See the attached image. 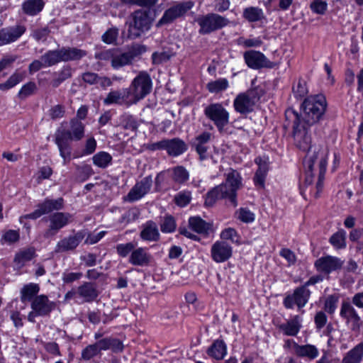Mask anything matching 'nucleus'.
<instances>
[{
	"label": "nucleus",
	"instance_id": "f257e3e1",
	"mask_svg": "<svg viewBox=\"0 0 363 363\" xmlns=\"http://www.w3.org/2000/svg\"><path fill=\"white\" fill-rule=\"evenodd\" d=\"M286 120L288 125H291L295 145L300 150L306 152L307 155L304 160L306 168L312 172L315 167V162L319 159L318 151L327 152L319 147L311 145V138L308 134V127L306 123H302L300 116L293 109H287L285 112Z\"/></svg>",
	"mask_w": 363,
	"mask_h": 363
},
{
	"label": "nucleus",
	"instance_id": "f03ea898",
	"mask_svg": "<svg viewBox=\"0 0 363 363\" xmlns=\"http://www.w3.org/2000/svg\"><path fill=\"white\" fill-rule=\"evenodd\" d=\"M225 182L212 188L206 195L205 206H213L219 199H227L234 208L238 205L237 191L242 186V177L238 172L230 169L225 174Z\"/></svg>",
	"mask_w": 363,
	"mask_h": 363
},
{
	"label": "nucleus",
	"instance_id": "7ed1b4c3",
	"mask_svg": "<svg viewBox=\"0 0 363 363\" xmlns=\"http://www.w3.org/2000/svg\"><path fill=\"white\" fill-rule=\"evenodd\" d=\"M85 135V125L77 118L69 121L68 130L58 128L55 134V143L57 145L60 155L63 159L64 164L71 160L72 147L69 141H79Z\"/></svg>",
	"mask_w": 363,
	"mask_h": 363
},
{
	"label": "nucleus",
	"instance_id": "20e7f679",
	"mask_svg": "<svg viewBox=\"0 0 363 363\" xmlns=\"http://www.w3.org/2000/svg\"><path fill=\"white\" fill-rule=\"evenodd\" d=\"M327 107V101L322 94L310 96L306 98L301 105L303 110V123L308 126L312 125L320 121Z\"/></svg>",
	"mask_w": 363,
	"mask_h": 363
},
{
	"label": "nucleus",
	"instance_id": "39448f33",
	"mask_svg": "<svg viewBox=\"0 0 363 363\" xmlns=\"http://www.w3.org/2000/svg\"><path fill=\"white\" fill-rule=\"evenodd\" d=\"M152 82L150 74L145 71H141L133 79L128 88H126L128 94L133 104H137L143 99L152 91Z\"/></svg>",
	"mask_w": 363,
	"mask_h": 363
},
{
	"label": "nucleus",
	"instance_id": "423d86ee",
	"mask_svg": "<svg viewBox=\"0 0 363 363\" xmlns=\"http://www.w3.org/2000/svg\"><path fill=\"white\" fill-rule=\"evenodd\" d=\"M264 92L262 88L256 87L239 94L233 101V107L238 113L247 114L254 111Z\"/></svg>",
	"mask_w": 363,
	"mask_h": 363
},
{
	"label": "nucleus",
	"instance_id": "0eeeda50",
	"mask_svg": "<svg viewBox=\"0 0 363 363\" xmlns=\"http://www.w3.org/2000/svg\"><path fill=\"white\" fill-rule=\"evenodd\" d=\"M195 22L199 26V33L201 35H208L226 27L230 23L228 18L216 13L200 15L195 19Z\"/></svg>",
	"mask_w": 363,
	"mask_h": 363
},
{
	"label": "nucleus",
	"instance_id": "6e6552de",
	"mask_svg": "<svg viewBox=\"0 0 363 363\" xmlns=\"http://www.w3.org/2000/svg\"><path fill=\"white\" fill-rule=\"evenodd\" d=\"M86 55L84 50L72 47H62L60 49L47 52L45 59L48 65H56L60 62L77 61Z\"/></svg>",
	"mask_w": 363,
	"mask_h": 363
},
{
	"label": "nucleus",
	"instance_id": "1a4fd4ad",
	"mask_svg": "<svg viewBox=\"0 0 363 363\" xmlns=\"http://www.w3.org/2000/svg\"><path fill=\"white\" fill-rule=\"evenodd\" d=\"M131 18L132 21L128 28V38L135 39L150 29L152 19L147 11L137 10L131 14Z\"/></svg>",
	"mask_w": 363,
	"mask_h": 363
},
{
	"label": "nucleus",
	"instance_id": "9d476101",
	"mask_svg": "<svg viewBox=\"0 0 363 363\" xmlns=\"http://www.w3.org/2000/svg\"><path fill=\"white\" fill-rule=\"evenodd\" d=\"M30 307L32 311L28 315V320L31 323H35L36 317L49 316L56 308V303L50 301L45 295H38L32 300Z\"/></svg>",
	"mask_w": 363,
	"mask_h": 363
},
{
	"label": "nucleus",
	"instance_id": "9b49d317",
	"mask_svg": "<svg viewBox=\"0 0 363 363\" xmlns=\"http://www.w3.org/2000/svg\"><path fill=\"white\" fill-rule=\"evenodd\" d=\"M204 114L213 122L219 132H223L225 126L229 123V113L221 104H209L205 108Z\"/></svg>",
	"mask_w": 363,
	"mask_h": 363
},
{
	"label": "nucleus",
	"instance_id": "f8f14e48",
	"mask_svg": "<svg viewBox=\"0 0 363 363\" xmlns=\"http://www.w3.org/2000/svg\"><path fill=\"white\" fill-rule=\"evenodd\" d=\"M193 6L194 3L192 1H182L175 4L164 12L156 26L160 28L173 23L176 19L184 16Z\"/></svg>",
	"mask_w": 363,
	"mask_h": 363
},
{
	"label": "nucleus",
	"instance_id": "ddd939ff",
	"mask_svg": "<svg viewBox=\"0 0 363 363\" xmlns=\"http://www.w3.org/2000/svg\"><path fill=\"white\" fill-rule=\"evenodd\" d=\"M145 51V47L138 44L133 45L125 52H122L121 50L116 48V52L113 55L112 67L113 69H118L125 65H130L136 57H138Z\"/></svg>",
	"mask_w": 363,
	"mask_h": 363
},
{
	"label": "nucleus",
	"instance_id": "4468645a",
	"mask_svg": "<svg viewBox=\"0 0 363 363\" xmlns=\"http://www.w3.org/2000/svg\"><path fill=\"white\" fill-rule=\"evenodd\" d=\"M86 235L85 230H79L73 235H69L59 240L53 250L55 254L73 252L79 245Z\"/></svg>",
	"mask_w": 363,
	"mask_h": 363
},
{
	"label": "nucleus",
	"instance_id": "2eb2a0df",
	"mask_svg": "<svg viewBox=\"0 0 363 363\" xmlns=\"http://www.w3.org/2000/svg\"><path fill=\"white\" fill-rule=\"evenodd\" d=\"M64 207V199L58 198L57 199H45L42 203H39L37 208L32 213L26 214L21 218L37 219L41 216L48 214L54 211H59Z\"/></svg>",
	"mask_w": 363,
	"mask_h": 363
},
{
	"label": "nucleus",
	"instance_id": "dca6fc26",
	"mask_svg": "<svg viewBox=\"0 0 363 363\" xmlns=\"http://www.w3.org/2000/svg\"><path fill=\"white\" fill-rule=\"evenodd\" d=\"M311 291L306 286L297 287L292 294L287 295L284 299V305L286 308H293L296 305L299 308L304 307L308 303Z\"/></svg>",
	"mask_w": 363,
	"mask_h": 363
},
{
	"label": "nucleus",
	"instance_id": "f3484780",
	"mask_svg": "<svg viewBox=\"0 0 363 363\" xmlns=\"http://www.w3.org/2000/svg\"><path fill=\"white\" fill-rule=\"evenodd\" d=\"M72 221V215L69 213L57 212L49 216L50 225L45 232V237L48 238L57 233L62 228Z\"/></svg>",
	"mask_w": 363,
	"mask_h": 363
},
{
	"label": "nucleus",
	"instance_id": "a211bd4d",
	"mask_svg": "<svg viewBox=\"0 0 363 363\" xmlns=\"http://www.w3.org/2000/svg\"><path fill=\"white\" fill-rule=\"evenodd\" d=\"M243 57L247 65L254 69H258L262 67L273 68L276 66L274 62L269 61L265 55L259 51L254 50L246 51Z\"/></svg>",
	"mask_w": 363,
	"mask_h": 363
},
{
	"label": "nucleus",
	"instance_id": "6ab92c4d",
	"mask_svg": "<svg viewBox=\"0 0 363 363\" xmlns=\"http://www.w3.org/2000/svg\"><path fill=\"white\" fill-rule=\"evenodd\" d=\"M152 184V179L151 176L143 178L141 181L137 182L130 190L127 196L124 198L125 201L134 202L140 199L149 192Z\"/></svg>",
	"mask_w": 363,
	"mask_h": 363
},
{
	"label": "nucleus",
	"instance_id": "aec40b11",
	"mask_svg": "<svg viewBox=\"0 0 363 363\" xmlns=\"http://www.w3.org/2000/svg\"><path fill=\"white\" fill-rule=\"evenodd\" d=\"M233 248L225 241H216L211 248L212 259L217 262H224L232 256Z\"/></svg>",
	"mask_w": 363,
	"mask_h": 363
},
{
	"label": "nucleus",
	"instance_id": "412c9836",
	"mask_svg": "<svg viewBox=\"0 0 363 363\" xmlns=\"http://www.w3.org/2000/svg\"><path fill=\"white\" fill-rule=\"evenodd\" d=\"M343 264L344 261L340 258L328 255L318 259L315 262V266L318 271L329 274L341 269Z\"/></svg>",
	"mask_w": 363,
	"mask_h": 363
},
{
	"label": "nucleus",
	"instance_id": "4be33fe9",
	"mask_svg": "<svg viewBox=\"0 0 363 363\" xmlns=\"http://www.w3.org/2000/svg\"><path fill=\"white\" fill-rule=\"evenodd\" d=\"M26 31L23 26L17 25L0 30V46H3L17 40Z\"/></svg>",
	"mask_w": 363,
	"mask_h": 363
},
{
	"label": "nucleus",
	"instance_id": "5701e85b",
	"mask_svg": "<svg viewBox=\"0 0 363 363\" xmlns=\"http://www.w3.org/2000/svg\"><path fill=\"white\" fill-rule=\"evenodd\" d=\"M103 102L105 105L117 104L125 106L133 105L126 88L122 90L111 91L104 99Z\"/></svg>",
	"mask_w": 363,
	"mask_h": 363
},
{
	"label": "nucleus",
	"instance_id": "b1692460",
	"mask_svg": "<svg viewBox=\"0 0 363 363\" xmlns=\"http://www.w3.org/2000/svg\"><path fill=\"white\" fill-rule=\"evenodd\" d=\"M258 165V169L254 177V183L259 188H264L265 179L269 171V159L267 157H257L255 160Z\"/></svg>",
	"mask_w": 363,
	"mask_h": 363
},
{
	"label": "nucleus",
	"instance_id": "393cba45",
	"mask_svg": "<svg viewBox=\"0 0 363 363\" xmlns=\"http://www.w3.org/2000/svg\"><path fill=\"white\" fill-rule=\"evenodd\" d=\"M152 255L144 247H138L130 254L128 262L134 266H148L151 262Z\"/></svg>",
	"mask_w": 363,
	"mask_h": 363
},
{
	"label": "nucleus",
	"instance_id": "a878e982",
	"mask_svg": "<svg viewBox=\"0 0 363 363\" xmlns=\"http://www.w3.org/2000/svg\"><path fill=\"white\" fill-rule=\"evenodd\" d=\"M76 294L85 302H92L99 296V291L95 284L84 282L77 288Z\"/></svg>",
	"mask_w": 363,
	"mask_h": 363
},
{
	"label": "nucleus",
	"instance_id": "bb28decb",
	"mask_svg": "<svg viewBox=\"0 0 363 363\" xmlns=\"http://www.w3.org/2000/svg\"><path fill=\"white\" fill-rule=\"evenodd\" d=\"M318 153L319 154V159L316 160L315 164V166L317 164L319 169L318 179L316 184L317 191L315 194L316 198L319 196V194L323 189L327 167V152L318 151Z\"/></svg>",
	"mask_w": 363,
	"mask_h": 363
},
{
	"label": "nucleus",
	"instance_id": "cd10ccee",
	"mask_svg": "<svg viewBox=\"0 0 363 363\" xmlns=\"http://www.w3.org/2000/svg\"><path fill=\"white\" fill-rule=\"evenodd\" d=\"M186 148L185 143L179 138H175L170 140H164V150H167L170 156H179L184 153Z\"/></svg>",
	"mask_w": 363,
	"mask_h": 363
},
{
	"label": "nucleus",
	"instance_id": "c85d7f7f",
	"mask_svg": "<svg viewBox=\"0 0 363 363\" xmlns=\"http://www.w3.org/2000/svg\"><path fill=\"white\" fill-rule=\"evenodd\" d=\"M206 352L209 357L216 360H220L227 354V347L223 340H216L208 348Z\"/></svg>",
	"mask_w": 363,
	"mask_h": 363
},
{
	"label": "nucleus",
	"instance_id": "c756f323",
	"mask_svg": "<svg viewBox=\"0 0 363 363\" xmlns=\"http://www.w3.org/2000/svg\"><path fill=\"white\" fill-rule=\"evenodd\" d=\"M140 237L143 240L157 241L160 238V233L157 224L153 221H148L140 232Z\"/></svg>",
	"mask_w": 363,
	"mask_h": 363
},
{
	"label": "nucleus",
	"instance_id": "7c9ffc66",
	"mask_svg": "<svg viewBox=\"0 0 363 363\" xmlns=\"http://www.w3.org/2000/svg\"><path fill=\"white\" fill-rule=\"evenodd\" d=\"M44 6L43 0H26L22 4V11L25 14L33 16L38 14Z\"/></svg>",
	"mask_w": 363,
	"mask_h": 363
},
{
	"label": "nucleus",
	"instance_id": "2f4dec72",
	"mask_svg": "<svg viewBox=\"0 0 363 363\" xmlns=\"http://www.w3.org/2000/svg\"><path fill=\"white\" fill-rule=\"evenodd\" d=\"M301 327V325L300 324L299 317L296 315L286 323L281 324L279 326V328L286 335L296 336L298 333Z\"/></svg>",
	"mask_w": 363,
	"mask_h": 363
},
{
	"label": "nucleus",
	"instance_id": "473e14b6",
	"mask_svg": "<svg viewBox=\"0 0 363 363\" xmlns=\"http://www.w3.org/2000/svg\"><path fill=\"white\" fill-rule=\"evenodd\" d=\"M295 354L298 357L314 359L319 355V351L313 345H298Z\"/></svg>",
	"mask_w": 363,
	"mask_h": 363
},
{
	"label": "nucleus",
	"instance_id": "72a5a7b5",
	"mask_svg": "<svg viewBox=\"0 0 363 363\" xmlns=\"http://www.w3.org/2000/svg\"><path fill=\"white\" fill-rule=\"evenodd\" d=\"M40 286L38 284L30 283L23 286L21 290V300L22 302L32 301L35 296H38Z\"/></svg>",
	"mask_w": 363,
	"mask_h": 363
},
{
	"label": "nucleus",
	"instance_id": "f704fd0d",
	"mask_svg": "<svg viewBox=\"0 0 363 363\" xmlns=\"http://www.w3.org/2000/svg\"><path fill=\"white\" fill-rule=\"evenodd\" d=\"M242 16L249 22H257L264 18L263 10L255 6H250L245 9Z\"/></svg>",
	"mask_w": 363,
	"mask_h": 363
},
{
	"label": "nucleus",
	"instance_id": "c9c22d12",
	"mask_svg": "<svg viewBox=\"0 0 363 363\" xmlns=\"http://www.w3.org/2000/svg\"><path fill=\"white\" fill-rule=\"evenodd\" d=\"M363 357V343L352 349L343 358L342 363H359Z\"/></svg>",
	"mask_w": 363,
	"mask_h": 363
},
{
	"label": "nucleus",
	"instance_id": "e433bc0d",
	"mask_svg": "<svg viewBox=\"0 0 363 363\" xmlns=\"http://www.w3.org/2000/svg\"><path fill=\"white\" fill-rule=\"evenodd\" d=\"M92 160L94 165L104 169L111 163L112 157L109 153L101 151L94 155Z\"/></svg>",
	"mask_w": 363,
	"mask_h": 363
},
{
	"label": "nucleus",
	"instance_id": "4c0bfd02",
	"mask_svg": "<svg viewBox=\"0 0 363 363\" xmlns=\"http://www.w3.org/2000/svg\"><path fill=\"white\" fill-rule=\"evenodd\" d=\"M35 256V250L33 248L26 249L17 253L14 257V262L18 267H23L24 264L31 260Z\"/></svg>",
	"mask_w": 363,
	"mask_h": 363
},
{
	"label": "nucleus",
	"instance_id": "58836bf2",
	"mask_svg": "<svg viewBox=\"0 0 363 363\" xmlns=\"http://www.w3.org/2000/svg\"><path fill=\"white\" fill-rule=\"evenodd\" d=\"M191 230L198 233H206L209 229L208 224L199 217H191L189 220Z\"/></svg>",
	"mask_w": 363,
	"mask_h": 363
},
{
	"label": "nucleus",
	"instance_id": "ea45409f",
	"mask_svg": "<svg viewBox=\"0 0 363 363\" xmlns=\"http://www.w3.org/2000/svg\"><path fill=\"white\" fill-rule=\"evenodd\" d=\"M56 77L52 80L51 84L53 87H58L63 82L72 77V69L70 67H64L58 73H55Z\"/></svg>",
	"mask_w": 363,
	"mask_h": 363
},
{
	"label": "nucleus",
	"instance_id": "a19ab883",
	"mask_svg": "<svg viewBox=\"0 0 363 363\" xmlns=\"http://www.w3.org/2000/svg\"><path fill=\"white\" fill-rule=\"evenodd\" d=\"M20 239V233L18 230H8L2 233L0 243L1 245H13Z\"/></svg>",
	"mask_w": 363,
	"mask_h": 363
},
{
	"label": "nucleus",
	"instance_id": "79ce46f5",
	"mask_svg": "<svg viewBox=\"0 0 363 363\" xmlns=\"http://www.w3.org/2000/svg\"><path fill=\"white\" fill-rule=\"evenodd\" d=\"M172 179L178 184L185 183L189 178V172L183 166H177L172 169Z\"/></svg>",
	"mask_w": 363,
	"mask_h": 363
},
{
	"label": "nucleus",
	"instance_id": "37998d69",
	"mask_svg": "<svg viewBox=\"0 0 363 363\" xmlns=\"http://www.w3.org/2000/svg\"><path fill=\"white\" fill-rule=\"evenodd\" d=\"M25 78L24 73L15 72L4 83H0V90H8L20 83Z\"/></svg>",
	"mask_w": 363,
	"mask_h": 363
},
{
	"label": "nucleus",
	"instance_id": "c03bdc74",
	"mask_svg": "<svg viewBox=\"0 0 363 363\" xmlns=\"http://www.w3.org/2000/svg\"><path fill=\"white\" fill-rule=\"evenodd\" d=\"M346 232L341 229L333 234L330 238V242L336 249H342L346 247Z\"/></svg>",
	"mask_w": 363,
	"mask_h": 363
},
{
	"label": "nucleus",
	"instance_id": "a18cd8bd",
	"mask_svg": "<svg viewBox=\"0 0 363 363\" xmlns=\"http://www.w3.org/2000/svg\"><path fill=\"white\" fill-rule=\"evenodd\" d=\"M206 87L211 93H218L225 90L228 87V81L225 78H220L217 80L208 82Z\"/></svg>",
	"mask_w": 363,
	"mask_h": 363
},
{
	"label": "nucleus",
	"instance_id": "49530a36",
	"mask_svg": "<svg viewBox=\"0 0 363 363\" xmlns=\"http://www.w3.org/2000/svg\"><path fill=\"white\" fill-rule=\"evenodd\" d=\"M160 225L161 231L164 233H173L177 228L176 221L172 216H165Z\"/></svg>",
	"mask_w": 363,
	"mask_h": 363
},
{
	"label": "nucleus",
	"instance_id": "de8ad7c7",
	"mask_svg": "<svg viewBox=\"0 0 363 363\" xmlns=\"http://www.w3.org/2000/svg\"><path fill=\"white\" fill-rule=\"evenodd\" d=\"M357 313L350 303L343 301L341 305L340 315L346 320V322L350 320Z\"/></svg>",
	"mask_w": 363,
	"mask_h": 363
},
{
	"label": "nucleus",
	"instance_id": "09e8293b",
	"mask_svg": "<svg viewBox=\"0 0 363 363\" xmlns=\"http://www.w3.org/2000/svg\"><path fill=\"white\" fill-rule=\"evenodd\" d=\"M47 55V52L43 55L40 57V60H35L33 61L28 67V70L30 74H33L38 71H39L43 67H51L54 65H48L47 63V60L45 59V56Z\"/></svg>",
	"mask_w": 363,
	"mask_h": 363
},
{
	"label": "nucleus",
	"instance_id": "8fccbe9b",
	"mask_svg": "<svg viewBox=\"0 0 363 363\" xmlns=\"http://www.w3.org/2000/svg\"><path fill=\"white\" fill-rule=\"evenodd\" d=\"M174 200L177 206L184 207L188 205L191 200V192L188 191H180L174 196Z\"/></svg>",
	"mask_w": 363,
	"mask_h": 363
},
{
	"label": "nucleus",
	"instance_id": "3c124183",
	"mask_svg": "<svg viewBox=\"0 0 363 363\" xmlns=\"http://www.w3.org/2000/svg\"><path fill=\"white\" fill-rule=\"evenodd\" d=\"M36 89L37 86L35 83L33 82H29L21 87L18 94V96L21 99H24L34 94Z\"/></svg>",
	"mask_w": 363,
	"mask_h": 363
},
{
	"label": "nucleus",
	"instance_id": "603ef678",
	"mask_svg": "<svg viewBox=\"0 0 363 363\" xmlns=\"http://www.w3.org/2000/svg\"><path fill=\"white\" fill-rule=\"evenodd\" d=\"M235 214L237 218L243 223H252L255 220V214L246 208H240Z\"/></svg>",
	"mask_w": 363,
	"mask_h": 363
},
{
	"label": "nucleus",
	"instance_id": "864d4df0",
	"mask_svg": "<svg viewBox=\"0 0 363 363\" xmlns=\"http://www.w3.org/2000/svg\"><path fill=\"white\" fill-rule=\"evenodd\" d=\"M135 244H134L132 242H129L127 243L123 244H118L117 245L116 249V252L120 257H127L130 253L131 254L132 252L134 250L135 247Z\"/></svg>",
	"mask_w": 363,
	"mask_h": 363
},
{
	"label": "nucleus",
	"instance_id": "5fc2aeb1",
	"mask_svg": "<svg viewBox=\"0 0 363 363\" xmlns=\"http://www.w3.org/2000/svg\"><path fill=\"white\" fill-rule=\"evenodd\" d=\"M310 9L313 13L323 15L327 11L328 4L324 0H313Z\"/></svg>",
	"mask_w": 363,
	"mask_h": 363
},
{
	"label": "nucleus",
	"instance_id": "6e6d98bb",
	"mask_svg": "<svg viewBox=\"0 0 363 363\" xmlns=\"http://www.w3.org/2000/svg\"><path fill=\"white\" fill-rule=\"evenodd\" d=\"M337 303L338 297L336 295H330L325 301L324 310L328 313L333 314L337 307Z\"/></svg>",
	"mask_w": 363,
	"mask_h": 363
},
{
	"label": "nucleus",
	"instance_id": "4d7b16f0",
	"mask_svg": "<svg viewBox=\"0 0 363 363\" xmlns=\"http://www.w3.org/2000/svg\"><path fill=\"white\" fill-rule=\"evenodd\" d=\"M293 93L296 98H303L308 93V89L306 87V82L299 79L296 85L293 86Z\"/></svg>",
	"mask_w": 363,
	"mask_h": 363
},
{
	"label": "nucleus",
	"instance_id": "13d9d810",
	"mask_svg": "<svg viewBox=\"0 0 363 363\" xmlns=\"http://www.w3.org/2000/svg\"><path fill=\"white\" fill-rule=\"evenodd\" d=\"M100 352L98 350V348L96 347L94 344L89 345L86 346L82 351V359L84 360L88 361L91 358L96 357Z\"/></svg>",
	"mask_w": 363,
	"mask_h": 363
},
{
	"label": "nucleus",
	"instance_id": "bf43d9fd",
	"mask_svg": "<svg viewBox=\"0 0 363 363\" xmlns=\"http://www.w3.org/2000/svg\"><path fill=\"white\" fill-rule=\"evenodd\" d=\"M116 52V48L105 50L96 52L95 54V58L99 60L111 61V64L112 65V62H113V55Z\"/></svg>",
	"mask_w": 363,
	"mask_h": 363
},
{
	"label": "nucleus",
	"instance_id": "052dcab7",
	"mask_svg": "<svg viewBox=\"0 0 363 363\" xmlns=\"http://www.w3.org/2000/svg\"><path fill=\"white\" fill-rule=\"evenodd\" d=\"M118 30L116 28H111L106 30L102 35V40L107 43H113L118 37Z\"/></svg>",
	"mask_w": 363,
	"mask_h": 363
},
{
	"label": "nucleus",
	"instance_id": "680f3d73",
	"mask_svg": "<svg viewBox=\"0 0 363 363\" xmlns=\"http://www.w3.org/2000/svg\"><path fill=\"white\" fill-rule=\"evenodd\" d=\"M220 238L223 240H229L233 242H238L237 232L231 228L223 230L220 233Z\"/></svg>",
	"mask_w": 363,
	"mask_h": 363
},
{
	"label": "nucleus",
	"instance_id": "e2e57ef3",
	"mask_svg": "<svg viewBox=\"0 0 363 363\" xmlns=\"http://www.w3.org/2000/svg\"><path fill=\"white\" fill-rule=\"evenodd\" d=\"M106 234V231H101L98 233H88L85 237L84 243L87 245H94L98 242Z\"/></svg>",
	"mask_w": 363,
	"mask_h": 363
},
{
	"label": "nucleus",
	"instance_id": "0e129e2a",
	"mask_svg": "<svg viewBox=\"0 0 363 363\" xmlns=\"http://www.w3.org/2000/svg\"><path fill=\"white\" fill-rule=\"evenodd\" d=\"M65 107L57 104L52 106L49 111V115L52 120L62 118L65 115Z\"/></svg>",
	"mask_w": 363,
	"mask_h": 363
},
{
	"label": "nucleus",
	"instance_id": "69168bd1",
	"mask_svg": "<svg viewBox=\"0 0 363 363\" xmlns=\"http://www.w3.org/2000/svg\"><path fill=\"white\" fill-rule=\"evenodd\" d=\"M238 43L245 48H251L259 47L262 45V42L259 38L245 39L244 38H240L238 40Z\"/></svg>",
	"mask_w": 363,
	"mask_h": 363
},
{
	"label": "nucleus",
	"instance_id": "338daca9",
	"mask_svg": "<svg viewBox=\"0 0 363 363\" xmlns=\"http://www.w3.org/2000/svg\"><path fill=\"white\" fill-rule=\"evenodd\" d=\"M99 77V75L96 73L86 72L82 74V79L89 85H94L98 84Z\"/></svg>",
	"mask_w": 363,
	"mask_h": 363
},
{
	"label": "nucleus",
	"instance_id": "774afa93",
	"mask_svg": "<svg viewBox=\"0 0 363 363\" xmlns=\"http://www.w3.org/2000/svg\"><path fill=\"white\" fill-rule=\"evenodd\" d=\"M314 321L316 328L320 330L325 325L328 318L324 312L319 311L315 314Z\"/></svg>",
	"mask_w": 363,
	"mask_h": 363
}]
</instances>
